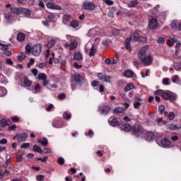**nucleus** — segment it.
<instances>
[{
  "instance_id": "f257e3e1",
  "label": "nucleus",
  "mask_w": 181,
  "mask_h": 181,
  "mask_svg": "<svg viewBox=\"0 0 181 181\" xmlns=\"http://www.w3.org/2000/svg\"><path fill=\"white\" fill-rule=\"evenodd\" d=\"M132 134L136 138H142L145 134V129L142 127V125L139 124H135L132 126Z\"/></svg>"
},
{
  "instance_id": "f03ea898",
  "label": "nucleus",
  "mask_w": 181,
  "mask_h": 181,
  "mask_svg": "<svg viewBox=\"0 0 181 181\" xmlns=\"http://www.w3.org/2000/svg\"><path fill=\"white\" fill-rule=\"evenodd\" d=\"M162 98H163V100H166L167 101L175 103V101L177 99V95L170 90H165L163 93Z\"/></svg>"
},
{
  "instance_id": "7ed1b4c3",
  "label": "nucleus",
  "mask_w": 181,
  "mask_h": 181,
  "mask_svg": "<svg viewBox=\"0 0 181 181\" xmlns=\"http://www.w3.org/2000/svg\"><path fill=\"white\" fill-rule=\"evenodd\" d=\"M72 80L75 82L76 86H83V83H84V77L81 76L79 73H74L71 75Z\"/></svg>"
},
{
  "instance_id": "20e7f679",
  "label": "nucleus",
  "mask_w": 181,
  "mask_h": 181,
  "mask_svg": "<svg viewBox=\"0 0 181 181\" xmlns=\"http://www.w3.org/2000/svg\"><path fill=\"white\" fill-rule=\"evenodd\" d=\"M82 8L85 11H94L95 9V4L91 1H84L82 4Z\"/></svg>"
},
{
  "instance_id": "39448f33",
  "label": "nucleus",
  "mask_w": 181,
  "mask_h": 181,
  "mask_svg": "<svg viewBox=\"0 0 181 181\" xmlns=\"http://www.w3.org/2000/svg\"><path fill=\"white\" fill-rule=\"evenodd\" d=\"M144 66H151L153 62V57L151 55L144 56L140 59Z\"/></svg>"
},
{
  "instance_id": "423d86ee",
  "label": "nucleus",
  "mask_w": 181,
  "mask_h": 181,
  "mask_svg": "<svg viewBox=\"0 0 181 181\" xmlns=\"http://www.w3.org/2000/svg\"><path fill=\"white\" fill-rule=\"evenodd\" d=\"M29 138V135L27 133L23 132L21 134H16L13 139H17L18 142H25Z\"/></svg>"
},
{
  "instance_id": "0eeeda50",
  "label": "nucleus",
  "mask_w": 181,
  "mask_h": 181,
  "mask_svg": "<svg viewBox=\"0 0 181 181\" xmlns=\"http://www.w3.org/2000/svg\"><path fill=\"white\" fill-rule=\"evenodd\" d=\"M97 77L103 83H111V77L104 73H98Z\"/></svg>"
},
{
  "instance_id": "6e6552de",
  "label": "nucleus",
  "mask_w": 181,
  "mask_h": 181,
  "mask_svg": "<svg viewBox=\"0 0 181 181\" xmlns=\"http://www.w3.org/2000/svg\"><path fill=\"white\" fill-rule=\"evenodd\" d=\"M141 30H136L134 33L131 34V40L132 42H139V40H141Z\"/></svg>"
},
{
  "instance_id": "1a4fd4ad",
  "label": "nucleus",
  "mask_w": 181,
  "mask_h": 181,
  "mask_svg": "<svg viewBox=\"0 0 181 181\" xmlns=\"http://www.w3.org/2000/svg\"><path fill=\"white\" fill-rule=\"evenodd\" d=\"M41 52H42V45L36 44L35 45L33 46L32 49V54H33V56H39Z\"/></svg>"
},
{
  "instance_id": "9d476101",
  "label": "nucleus",
  "mask_w": 181,
  "mask_h": 181,
  "mask_svg": "<svg viewBox=\"0 0 181 181\" xmlns=\"http://www.w3.org/2000/svg\"><path fill=\"white\" fill-rule=\"evenodd\" d=\"M146 52H148V45H144L141 47L138 52V57L139 59H142V57H145L146 56Z\"/></svg>"
},
{
  "instance_id": "9b49d317",
  "label": "nucleus",
  "mask_w": 181,
  "mask_h": 181,
  "mask_svg": "<svg viewBox=\"0 0 181 181\" xmlns=\"http://www.w3.org/2000/svg\"><path fill=\"white\" fill-rule=\"evenodd\" d=\"M108 122L111 127H119V125H121V122L112 117L109 118Z\"/></svg>"
},
{
  "instance_id": "f8f14e48",
  "label": "nucleus",
  "mask_w": 181,
  "mask_h": 181,
  "mask_svg": "<svg viewBox=\"0 0 181 181\" xmlns=\"http://www.w3.org/2000/svg\"><path fill=\"white\" fill-rule=\"evenodd\" d=\"M158 20H156V18H151L148 23V26L151 30L156 29V28H158Z\"/></svg>"
},
{
  "instance_id": "ddd939ff",
  "label": "nucleus",
  "mask_w": 181,
  "mask_h": 181,
  "mask_svg": "<svg viewBox=\"0 0 181 181\" xmlns=\"http://www.w3.org/2000/svg\"><path fill=\"white\" fill-rule=\"evenodd\" d=\"M160 144L164 148H169V146H170V145L172 144V141H170V140H169L168 139L165 138L161 140Z\"/></svg>"
},
{
  "instance_id": "4468645a",
  "label": "nucleus",
  "mask_w": 181,
  "mask_h": 181,
  "mask_svg": "<svg viewBox=\"0 0 181 181\" xmlns=\"http://www.w3.org/2000/svg\"><path fill=\"white\" fill-rule=\"evenodd\" d=\"M145 134H146V140L148 141H153L155 138V133L153 132H148L145 130Z\"/></svg>"
},
{
  "instance_id": "2eb2a0df",
  "label": "nucleus",
  "mask_w": 181,
  "mask_h": 181,
  "mask_svg": "<svg viewBox=\"0 0 181 181\" xmlns=\"http://www.w3.org/2000/svg\"><path fill=\"white\" fill-rule=\"evenodd\" d=\"M121 129L122 131H124L125 132H131L132 129V126H131L129 124H125L121 126Z\"/></svg>"
},
{
  "instance_id": "dca6fc26",
  "label": "nucleus",
  "mask_w": 181,
  "mask_h": 181,
  "mask_svg": "<svg viewBox=\"0 0 181 181\" xmlns=\"http://www.w3.org/2000/svg\"><path fill=\"white\" fill-rule=\"evenodd\" d=\"M135 74V73H134V71H132V70H125L124 71V77H127V78H132V77H134V75Z\"/></svg>"
},
{
  "instance_id": "f3484780",
  "label": "nucleus",
  "mask_w": 181,
  "mask_h": 181,
  "mask_svg": "<svg viewBox=\"0 0 181 181\" xmlns=\"http://www.w3.org/2000/svg\"><path fill=\"white\" fill-rule=\"evenodd\" d=\"M21 15H25L27 18H29L30 15H32V12L30 10L25 8H21Z\"/></svg>"
},
{
  "instance_id": "a211bd4d",
  "label": "nucleus",
  "mask_w": 181,
  "mask_h": 181,
  "mask_svg": "<svg viewBox=\"0 0 181 181\" xmlns=\"http://www.w3.org/2000/svg\"><path fill=\"white\" fill-rule=\"evenodd\" d=\"M135 88V86L132 83H128L126 87L124 88V93H128V91H131V90H134Z\"/></svg>"
},
{
  "instance_id": "6ab92c4d",
  "label": "nucleus",
  "mask_w": 181,
  "mask_h": 181,
  "mask_svg": "<svg viewBox=\"0 0 181 181\" xmlns=\"http://www.w3.org/2000/svg\"><path fill=\"white\" fill-rule=\"evenodd\" d=\"M25 39H26V35H25V33H18L17 34V40L18 42H23V40H25Z\"/></svg>"
},
{
  "instance_id": "aec40b11",
  "label": "nucleus",
  "mask_w": 181,
  "mask_h": 181,
  "mask_svg": "<svg viewBox=\"0 0 181 181\" xmlns=\"http://www.w3.org/2000/svg\"><path fill=\"white\" fill-rule=\"evenodd\" d=\"M168 129H170V131H176V129H180V125H176L175 124H170L167 126Z\"/></svg>"
},
{
  "instance_id": "412c9836",
  "label": "nucleus",
  "mask_w": 181,
  "mask_h": 181,
  "mask_svg": "<svg viewBox=\"0 0 181 181\" xmlns=\"http://www.w3.org/2000/svg\"><path fill=\"white\" fill-rule=\"evenodd\" d=\"M111 109L110 108L109 105L103 106L101 109V112L103 114V115H107V114L110 113V110Z\"/></svg>"
},
{
  "instance_id": "4be33fe9",
  "label": "nucleus",
  "mask_w": 181,
  "mask_h": 181,
  "mask_svg": "<svg viewBox=\"0 0 181 181\" xmlns=\"http://www.w3.org/2000/svg\"><path fill=\"white\" fill-rule=\"evenodd\" d=\"M11 12L16 13V15H21L22 8H11Z\"/></svg>"
},
{
  "instance_id": "5701e85b",
  "label": "nucleus",
  "mask_w": 181,
  "mask_h": 181,
  "mask_svg": "<svg viewBox=\"0 0 181 181\" xmlns=\"http://www.w3.org/2000/svg\"><path fill=\"white\" fill-rule=\"evenodd\" d=\"M0 124L1 125V127H5L8 125H9V124H11V121L9 119H2L1 120H0Z\"/></svg>"
},
{
  "instance_id": "b1692460",
  "label": "nucleus",
  "mask_w": 181,
  "mask_h": 181,
  "mask_svg": "<svg viewBox=\"0 0 181 181\" xmlns=\"http://www.w3.org/2000/svg\"><path fill=\"white\" fill-rule=\"evenodd\" d=\"M138 4H139L138 2V0H132L128 3V7L129 8H135V6H136V5H138Z\"/></svg>"
},
{
  "instance_id": "393cba45",
  "label": "nucleus",
  "mask_w": 181,
  "mask_h": 181,
  "mask_svg": "<svg viewBox=\"0 0 181 181\" xmlns=\"http://www.w3.org/2000/svg\"><path fill=\"white\" fill-rule=\"evenodd\" d=\"M23 84L25 87H30L32 86V81L28 78V77H25L23 78Z\"/></svg>"
},
{
  "instance_id": "a878e982",
  "label": "nucleus",
  "mask_w": 181,
  "mask_h": 181,
  "mask_svg": "<svg viewBox=\"0 0 181 181\" xmlns=\"http://www.w3.org/2000/svg\"><path fill=\"white\" fill-rule=\"evenodd\" d=\"M8 94V90L4 87L0 86V97H5Z\"/></svg>"
},
{
  "instance_id": "bb28decb",
  "label": "nucleus",
  "mask_w": 181,
  "mask_h": 181,
  "mask_svg": "<svg viewBox=\"0 0 181 181\" xmlns=\"http://www.w3.org/2000/svg\"><path fill=\"white\" fill-rule=\"evenodd\" d=\"M37 142H39V144H42L43 146H47V145L49 144V141H47V139L46 138H43L42 140L39 139L37 140Z\"/></svg>"
},
{
  "instance_id": "cd10ccee",
  "label": "nucleus",
  "mask_w": 181,
  "mask_h": 181,
  "mask_svg": "<svg viewBox=\"0 0 181 181\" xmlns=\"http://www.w3.org/2000/svg\"><path fill=\"white\" fill-rule=\"evenodd\" d=\"M54 45H56V40H49L47 43V47H48V49H52Z\"/></svg>"
},
{
  "instance_id": "c85d7f7f",
  "label": "nucleus",
  "mask_w": 181,
  "mask_h": 181,
  "mask_svg": "<svg viewBox=\"0 0 181 181\" xmlns=\"http://www.w3.org/2000/svg\"><path fill=\"white\" fill-rule=\"evenodd\" d=\"M74 60H82L83 59V55L80 52H76L74 55Z\"/></svg>"
},
{
  "instance_id": "c756f323",
  "label": "nucleus",
  "mask_w": 181,
  "mask_h": 181,
  "mask_svg": "<svg viewBox=\"0 0 181 181\" xmlns=\"http://www.w3.org/2000/svg\"><path fill=\"white\" fill-rule=\"evenodd\" d=\"M52 127H54V128H60V120L59 119H55L52 122Z\"/></svg>"
},
{
  "instance_id": "7c9ffc66",
  "label": "nucleus",
  "mask_w": 181,
  "mask_h": 181,
  "mask_svg": "<svg viewBox=\"0 0 181 181\" xmlns=\"http://www.w3.org/2000/svg\"><path fill=\"white\" fill-rule=\"evenodd\" d=\"M63 118L64 119H66V121H70L71 119V115L67 112H64L63 113Z\"/></svg>"
},
{
  "instance_id": "2f4dec72",
  "label": "nucleus",
  "mask_w": 181,
  "mask_h": 181,
  "mask_svg": "<svg viewBox=\"0 0 181 181\" xmlns=\"http://www.w3.org/2000/svg\"><path fill=\"white\" fill-rule=\"evenodd\" d=\"M37 78L38 80H42L43 81L44 80H46V78H47V76L45 73H40L38 74Z\"/></svg>"
},
{
  "instance_id": "473e14b6",
  "label": "nucleus",
  "mask_w": 181,
  "mask_h": 181,
  "mask_svg": "<svg viewBox=\"0 0 181 181\" xmlns=\"http://www.w3.org/2000/svg\"><path fill=\"white\" fill-rule=\"evenodd\" d=\"M78 25H79L78 21L76 20H74L70 23L71 28H73L74 29H76V28H78Z\"/></svg>"
},
{
  "instance_id": "72a5a7b5",
  "label": "nucleus",
  "mask_w": 181,
  "mask_h": 181,
  "mask_svg": "<svg viewBox=\"0 0 181 181\" xmlns=\"http://www.w3.org/2000/svg\"><path fill=\"white\" fill-rule=\"evenodd\" d=\"M33 151L35 152H37L38 153H43V150H42V148L36 144L33 146Z\"/></svg>"
},
{
  "instance_id": "f704fd0d",
  "label": "nucleus",
  "mask_w": 181,
  "mask_h": 181,
  "mask_svg": "<svg viewBox=\"0 0 181 181\" xmlns=\"http://www.w3.org/2000/svg\"><path fill=\"white\" fill-rule=\"evenodd\" d=\"M34 90L35 91V94L37 93H40V91H42V86H40V84L39 83L35 84Z\"/></svg>"
},
{
  "instance_id": "c9c22d12",
  "label": "nucleus",
  "mask_w": 181,
  "mask_h": 181,
  "mask_svg": "<svg viewBox=\"0 0 181 181\" xmlns=\"http://www.w3.org/2000/svg\"><path fill=\"white\" fill-rule=\"evenodd\" d=\"M95 52H97V49H95L94 48V45H92V47H91L90 52H89L90 57H93V56H94V54H95Z\"/></svg>"
},
{
  "instance_id": "e433bc0d",
  "label": "nucleus",
  "mask_w": 181,
  "mask_h": 181,
  "mask_svg": "<svg viewBox=\"0 0 181 181\" xmlns=\"http://www.w3.org/2000/svg\"><path fill=\"white\" fill-rule=\"evenodd\" d=\"M115 114H122L124 112V109L122 107H116L113 110Z\"/></svg>"
},
{
  "instance_id": "4c0bfd02",
  "label": "nucleus",
  "mask_w": 181,
  "mask_h": 181,
  "mask_svg": "<svg viewBox=\"0 0 181 181\" xmlns=\"http://www.w3.org/2000/svg\"><path fill=\"white\" fill-rule=\"evenodd\" d=\"M76 47H77V42H76L75 41L71 42L69 50H74L76 49Z\"/></svg>"
},
{
  "instance_id": "58836bf2",
  "label": "nucleus",
  "mask_w": 181,
  "mask_h": 181,
  "mask_svg": "<svg viewBox=\"0 0 181 181\" xmlns=\"http://www.w3.org/2000/svg\"><path fill=\"white\" fill-rule=\"evenodd\" d=\"M63 21L65 22H70L71 21V16H70L69 14L64 15Z\"/></svg>"
},
{
  "instance_id": "ea45409f",
  "label": "nucleus",
  "mask_w": 181,
  "mask_h": 181,
  "mask_svg": "<svg viewBox=\"0 0 181 181\" xmlns=\"http://www.w3.org/2000/svg\"><path fill=\"white\" fill-rule=\"evenodd\" d=\"M64 158L63 157H59L57 159V163L58 165H59L60 166H63V165H64Z\"/></svg>"
},
{
  "instance_id": "a19ab883",
  "label": "nucleus",
  "mask_w": 181,
  "mask_h": 181,
  "mask_svg": "<svg viewBox=\"0 0 181 181\" xmlns=\"http://www.w3.org/2000/svg\"><path fill=\"white\" fill-rule=\"evenodd\" d=\"M26 59V55L23 53H21L20 55L18 56V62H22Z\"/></svg>"
},
{
  "instance_id": "79ce46f5",
  "label": "nucleus",
  "mask_w": 181,
  "mask_h": 181,
  "mask_svg": "<svg viewBox=\"0 0 181 181\" xmlns=\"http://www.w3.org/2000/svg\"><path fill=\"white\" fill-rule=\"evenodd\" d=\"M164 91L162 89H158L154 92V95H163Z\"/></svg>"
},
{
  "instance_id": "37998d69",
  "label": "nucleus",
  "mask_w": 181,
  "mask_h": 181,
  "mask_svg": "<svg viewBox=\"0 0 181 181\" xmlns=\"http://www.w3.org/2000/svg\"><path fill=\"white\" fill-rule=\"evenodd\" d=\"M103 46H108L111 43L110 39H106L102 41Z\"/></svg>"
},
{
  "instance_id": "c03bdc74",
  "label": "nucleus",
  "mask_w": 181,
  "mask_h": 181,
  "mask_svg": "<svg viewBox=\"0 0 181 181\" xmlns=\"http://www.w3.org/2000/svg\"><path fill=\"white\" fill-rule=\"evenodd\" d=\"M0 83H1V84L6 83V77H5L2 74H0Z\"/></svg>"
},
{
  "instance_id": "a18cd8bd",
  "label": "nucleus",
  "mask_w": 181,
  "mask_h": 181,
  "mask_svg": "<svg viewBox=\"0 0 181 181\" xmlns=\"http://www.w3.org/2000/svg\"><path fill=\"white\" fill-rule=\"evenodd\" d=\"M174 68L177 71H181V62L174 64Z\"/></svg>"
},
{
  "instance_id": "49530a36",
  "label": "nucleus",
  "mask_w": 181,
  "mask_h": 181,
  "mask_svg": "<svg viewBox=\"0 0 181 181\" xmlns=\"http://www.w3.org/2000/svg\"><path fill=\"white\" fill-rule=\"evenodd\" d=\"M54 18H55V16H54V14H53V13H49V14L48 15V16H47V19H48V21H49L50 22H54Z\"/></svg>"
},
{
  "instance_id": "de8ad7c7",
  "label": "nucleus",
  "mask_w": 181,
  "mask_h": 181,
  "mask_svg": "<svg viewBox=\"0 0 181 181\" xmlns=\"http://www.w3.org/2000/svg\"><path fill=\"white\" fill-rule=\"evenodd\" d=\"M168 119H170V121H173V119H175V113L173 112H169Z\"/></svg>"
},
{
  "instance_id": "09e8293b",
  "label": "nucleus",
  "mask_w": 181,
  "mask_h": 181,
  "mask_svg": "<svg viewBox=\"0 0 181 181\" xmlns=\"http://www.w3.org/2000/svg\"><path fill=\"white\" fill-rule=\"evenodd\" d=\"M158 112H160V114H163V112H165V105H160L158 107Z\"/></svg>"
},
{
  "instance_id": "8fccbe9b",
  "label": "nucleus",
  "mask_w": 181,
  "mask_h": 181,
  "mask_svg": "<svg viewBox=\"0 0 181 181\" xmlns=\"http://www.w3.org/2000/svg\"><path fill=\"white\" fill-rule=\"evenodd\" d=\"M36 180L37 181H44L45 180V175H39L36 176Z\"/></svg>"
},
{
  "instance_id": "3c124183",
  "label": "nucleus",
  "mask_w": 181,
  "mask_h": 181,
  "mask_svg": "<svg viewBox=\"0 0 181 181\" xmlns=\"http://www.w3.org/2000/svg\"><path fill=\"white\" fill-rule=\"evenodd\" d=\"M29 146H30V143H24L21 146V148H22L23 149H26L27 148H29Z\"/></svg>"
},
{
  "instance_id": "603ef678",
  "label": "nucleus",
  "mask_w": 181,
  "mask_h": 181,
  "mask_svg": "<svg viewBox=\"0 0 181 181\" xmlns=\"http://www.w3.org/2000/svg\"><path fill=\"white\" fill-rule=\"evenodd\" d=\"M35 64V59L31 58L30 59V62L27 64V67L28 69H30V66H32V64Z\"/></svg>"
},
{
  "instance_id": "864d4df0",
  "label": "nucleus",
  "mask_w": 181,
  "mask_h": 181,
  "mask_svg": "<svg viewBox=\"0 0 181 181\" xmlns=\"http://www.w3.org/2000/svg\"><path fill=\"white\" fill-rule=\"evenodd\" d=\"M163 86H169V78H164L163 79Z\"/></svg>"
},
{
  "instance_id": "5fc2aeb1",
  "label": "nucleus",
  "mask_w": 181,
  "mask_h": 181,
  "mask_svg": "<svg viewBox=\"0 0 181 181\" xmlns=\"http://www.w3.org/2000/svg\"><path fill=\"white\" fill-rule=\"evenodd\" d=\"M92 87H97L98 86H100V81H93L91 83Z\"/></svg>"
},
{
  "instance_id": "6e6d98bb",
  "label": "nucleus",
  "mask_w": 181,
  "mask_h": 181,
  "mask_svg": "<svg viewBox=\"0 0 181 181\" xmlns=\"http://www.w3.org/2000/svg\"><path fill=\"white\" fill-rule=\"evenodd\" d=\"M52 9H55L56 11H62V9H63V8H62V6H60L56 4H54V7Z\"/></svg>"
},
{
  "instance_id": "4d7b16f0",
  "label": "nucleus",
  "mask_w": 181,
  "mask_h": 181,
  "mask_svg": "<svg viewBox=\"0 0 181 181\" xmlns=\"http://www.w3.org/2000/svg\"><path fill=\"white\" fill-rule=\"evenodd\" d=\"M52 9H55L56 11H62V9H63V8H62V6H60L56 4H54V7Z\"/></svg>"
},
{
  "instance_id": "13d9d810",
  "label": "nucleus",
  "mask_w": 181,
  "mask_h": 181,
  "mask_svg": "<svg viewBox=\"0 0 181 181\" xmlns=\"http://www.w3.org/2000/svg\"><path fill=\"white\" fill-rule=\"evenodd\" d=\"M25 51L28 54H29V53H30V52H32V48L30 47V45H25Z\"/></svg>"
},
{
  "instance_id": "bf43d9fd",
  "label": "nucleus",
  "mask_w": 181,
  "mask_h": 181,
  "mask_svg": "<svg viewBox=\"0 0 181 181\" xmlns=\"http://www.w3.org/2000/svg\"><path fill=\"white\" fill-rule=\"evenodd\" d=\"M59 100H64L66 98V93H59L58 95Z\"/></svg>"
},
{
  "instance_id": "052dcab7",
  "label": "nucleus",
  "mask_w": 181,
  "mask_h": 181,
  "mask_svg": "<svg viewBox=\"0 0 181 181\" xmlns=\"http://www.w3.org/2000/svg\"><path fill=\"white\" fill-rule=\"evenodd\" d=\"M54 6V4L52 2L47 3V8H49V9H53Z\"/></svg>"
},
{
  "instance_id": "680f3d73",
  "label": "nucleus",
  "mask_w": 181,
  "mask_h": 181,
  "mask_svg": "<svg viewBox=\"0 0 181 181\" xmlns=\"http://www.w3.org/2000/svg\"><path fill=\"white\" fill-rule=\"evenodd\" d=\"M37 160H40L42 163H45L47 160V156H45L43 158H37Z\"/></svg>"
},
{
  "instance_id": "e2e57ef3",
  "label": "nucleus",
  "mask_w": 181,
  "mask_h": 181,
  "mask_svg": "<svg viewBox=\"0 0 181 181\" xmlns=\"http://www.w3.org/2000/svg\"><path fill=\"white\" fill-rule=\"evenodd\" d=\"M171 28L173 29H176L177 28V21H173L171 23Z\"/></svg>"
},
{
  "instance_id": "0e129e2a",
  "label": "nucleus",
  "mask_w": 181,
  "mask_h": 181,
  "mask_svg": "<svg viewBox=\"0 0 181 181\" xmlns=\"http://www.w3.org/2000/svg\"><path fill=\"white\" fill-rule=\"evenodd\" d=\"M158 43H160L161 45H163V43H165V38L160 37L158 40H157Z\"/></svg>"
},
{
  "instance_id": "69168bd1",
  "label": "nucleus",
  "mask_w": 181,
  "mask_h": 181,
  "mask_svg": "<svg viewBox=\"0 0 181 181\" xmlns=\"http://www.w3.org/2000/svg\"><path fill=\"white\" fill-rule=\"evenodd\" d=\"M139 107H141V103L135 102L134 103V108H135L136 110H138V108H139Z\"/></svg>"
},
{
  "instance_id": "338daca9",
  "label": "nucleus",
  "mask_w": 181,
  "mask_h": 181,
  "mask_svg": "<svg viewBox=\"0 0 181 181\" xmlns=\"http://www.w3.org/2000/svg\"><path fill=\"white\" fill-rule=\"evenodd\" d=\"M11 121H13V122H19V117H18V116H15L11 117Z\"/></svg>"
},
{
  "instance_id": "774afa93",
  "label": "nucleus",
  "mask_w": 181,
  "mask_h": 181,
  "mask_svg": "<svg viewBox=\"0 0 181 181\" xmlns=\"http://www.w3.org/2000/svg\"><path fill=\"white\" fill-rule=\"evenodd\" d=\"M4 54H5V56H12V52L7 49L4 52Z\"/></svg>"
}]
</instances>
